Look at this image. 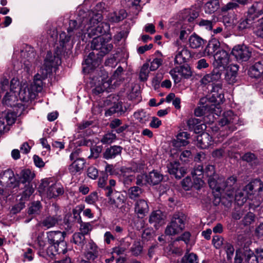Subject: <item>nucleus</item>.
<instances>
[{
    "label": "nucleus",
    "instance_id": "obj_1",
    "mask_svg": "<svg viewBox=\"0 0 263 263\" xmlns=\"http://www.w3.org/2000/svg\"><path fill=\"white\" fill-rule=\"evenodd\" d=\"M102 16L100 13L93 14L89 21L83 16L80 24L81 32H77L76 35L72 38V40L79 38L86 42L93 37L91 45L93 51L89 53L83 64V71L85 73H89L95 70L99 65L101 57L108 53L113 47L109 43L110 35H101L110 27L108 24L102 22Z\"/></svg>",
    "mask_w": 263,
    "mask_h": 263
},
{
    "label": "nucleus",
    "instance_id": "obj_2",
    "mask_svg": "<svg viewBox=\"0 0 263 263\" xmlns=\"http://www.w3.org/2000/svg\"><path fill=\"white\" fill-rule=\"evenodd\" d=\"M58 57L52 56L51 52H48L43 67L34 76L33 82L28 89L29 92L31 91L33 95V96L31 95L29 99H34L36 97V93L41 92L43 87V80L52 72V68L58 64Z\"/></svg>",
    "mask_w": 263,
    "mask_h": 263
},
{
    "label": "nucleus",
    "instance_id": "obj_3",
    "mask_svg": "<svg viewBox=\"0 0 263 263\" xmlns=\"http://www.w3.org/2000/svg\"><path fill=\"white\" fill-rule=\"evenodd\" d=\"M186 217L181 212L175 213L165 230L166 235L173 236L182 232L185 229Z\"/></svg>",
    "mask_w": 263,
    "mask_h": 263
},
{
    "label": "nucleus",
    "instance_id": "obj_4",
    "mask_svg": "<svg viewBox=\"0 0 263 263\" xmlns=\"http://www.w3.org/2000/svg\"><path fill=\"white\" fill-rule=\"evenodd\" d=\"M236 182V178L234 176L229 177L225 182L223 178H218V185L220 189L215 191L218 192L221 197L226 198L229 202H232L234 200Z\"/></svg>",
    "mask_w": 263,
    "mask_h": 263
},
{
    "label": "nucleus",
    "instance_id": "obj_5",
    "mask_svg": "<svg viewBox=\"0 0 263 263\" xmlns=\"http://www.w3.org/2000/svg\"><path fill=\"white\" fill-rule=\"evenodd\" d=\"M62 220V216L59 207L56 204H52L50 214L41 221V226L46 229H48L58 225L59 222Z\"/></svg>",
    "mask_w": 263,
    "mask_h": 263
},
{
    "label": "nucleus",
    "instance_id": "obj_6",
    "mask_svg": "<svg viewBox=\"0 0 263 263\" xmlns=\"http://www.w3.org/2000/svg\"><path fill=\"white\" fill-rule=\"evenodd\" d=\"M34 176V173L28 169L24 170L20 173L19 182L23 184H26L25 186V190L23 193V197L25 198H28L34 192V189L30 185V183Z\"/></svg>",
    "mask_w": 263,
    "mask_h": 263
},
{
    "label": "nucleus",
    "instance_id": "obj_7",
    "mask_svg": "<svg viewBox=\"0 0 263 263\" xmlns=\"http://www.w3.org/2000/svg\"><path fill=\"white\" fill-rule=\"evenodd\" d=\"M170 73L174 79V82L178 83L181 81V78L178 74L184 78L188 79L192 76V72L188 65H184L175 67L170 70Z\"/></svg>",
    "mask_w": 263,
    "mask_h": 263
},
{
    "label": "nucleus",
    "instance_id": "obj_8",
    "mask_svg": "<svg viewBox=\"0 0 263 263\" xmlns=\"http://www.w3.org/2000/svg\"><path fill=\"white\" fill-rule=\"evenodd\" d=\"M231 53L238 61L243 62L249 59L251 55V51L246 45H237L234 47Z\"/></svg>",
    "mask_w": 263,
    "mask_h": 263
},
{
    "label": "nucleus",
    "instance_id": "obj_9",
    "mask_svg": "<svg viewBox=\"0 0 263 263\" xmlns=\"http://www.w3.org/2000/svg\"><path fill=\"white\" fill-rule=\"evenodd\" d=\"M204 175L208 178V183L213 190H219L220 186L218 185L217 175L215 173V167L212 165H208L204 171Z\"/></svg>",
    "mask_w": 263,
    "mask_h": 263
},
{
    "label": "nucleus",
    "instance_id": "obj_10",
    "mask_svg": "<svg viewBox=\"0 0 263 263\" xmlns=\"http://www.w3.org/2000/svg\"><path fill=\"white\" fill-rule=\"evenodd\" d=\"M65 232L60 231H50L47 233V238L50 244L57 245L60 243L62 248L61 251H63L65 247H66V243L64 241Z\"/></svg>",
    "mask_w": 263,
    "mask_h": 263
},
{
    "label": "nucleus",
    "instance_id": "obj_11",
    "mask_svg": "<svg viewBox=\"0 0 263 263\" xmlns=\"http://www.w3.org/2000/svg\"><path fill=\"white\" fill-rule=\"evenodd\" d=\"M201 103L204 104V109L208 112L214 114L219 116L222 111L221 104L223 103L222 100H204Z\"/></svg>",
    "mask_w": 263,
    "mask_h": 263
},
{
    "label": "nucleus",
    "instance_id": "obj_12",
    "mask_svg": "<svg viewBox=\"0 0 263 263\" xmlns=\"http://www.w3.org/2000/svg\"><path fill=\"white\" fill-rule=\"evenodd\" d=\"M42 185L44 186V191L49 198L57 197L62 195L64 193L63 188L60 184L52 183L50 185L47 182H45L43 183Z\"/></svg>",
    "mask_w": 263,
    "mask_h": 263
},
{
    "label": "nucleus",
    "instance_id": "obj_13",
    "mask_svg": "<svg viewBox=\"0 0 263 263\" xmlns=\"http://www.w3.org/2000/svg\"><path fill=\"white\" fill-rule=\"evenodd\" d=\"M21 95L19 81L17 79L13 78L10 82L9 91L5 92L3 99H16L18 97H19L20 99H25L26 96Z\"/></svg>",
    "mask_w": 263,
    "mask_h": 263
},
{
    "label": "nucleus",
    "instance_id": "obj_14",
    "mask_svg": "<svg viewBox=\"0 0 263 263\" xmlns=\"http://www.w3.org/2000/svg\"><path fill=\"white\" fill-rule=\"evenodd\" d=\"M165 218L166 216L162 211L156 210L151 213L148 221L151 224L158 229L165 223Z\"/></svg>",
    "mask_w": 263,
    "mask_h": 263
},
{
    "label": "nucleus",
    "instance_id": "obj_15",
    "mask_svg": "<svg viewBox=\"0 0 263 263\" xmlns=\"http://www.w3.org/2000/svg\"><path fill=\"white\" fill-rule=\"evenodd\" d=\"M213 57L214 58L213 64L217 68L224 67L229 62V54L223 49L217 51Z\"/></svg>",
    "mask_w": 263,
    "mask_h": 263
},
{
    "label": "nucleus",
    "instance_id": "obj_16",
    "mask_svg": "<svg viewBox=\"0 0 263 263\" xmlns=\"http://www.w3.org/2000/svg\"><path fill=\"white\" fill-rule=\"evenodd\" d=\"M135 213L139 218H142L149 211V206L147 202L143 199L137 200L134 204Z\"/></svg>",
    "mask_w": 263,
    "mask_h": 263
},
{
    "label": "nucleus",
    "instance_id": "obj_17",
    "mask_svg": "<svg viewBox=\"0 0 263 263\" xmlns=\"http://www.w3.org/2000/svg\"><path fill=\"white\" fill-rule=\"evenodd\" d=\"M168 172L177 179H180L185 174V169L180 166V163L177 161L170 162L167 166Z\"/></svg>",
    "mask_w": 263,
    "mask_h": 263
},
{
    "label": "nucleus",
    "instance_id": "obj_18",
    "mask_svg": "<svg viewBox=\"0 0 263 263\" xmlns=\"http://www.w3.org/2000/svg\"><path fill=\"white\" fill-rule=\"evenodd\" d=\"M191 58V53L189 50L184 46H180L176 51L175 63L181 64L186 62Z\"/></svg>",
    "mask_w": 263,
    "mask_h": 263
},
{
    "label": "nucleus",
    "instance_id": "obj_19",
    "mask_svg": "<svg viewBox=\"0 0 263 263\" xmlns=\"http://www.w3.org/2000/svg\"><path fill=\"white\" fill-rule=\"evenodd\" d=\"M99 255V249L97 245L90 240L86 246L85 256L88 260H94Z\"/></svg>",
    "mask_w": 263,
    "mask_h": 263
},
{
    "label": "nucleus",
    "instance_id": "obj_20",
    "mask_svg": "<svg viewBox=\"0 0 263 263\" xmlns=\"http://www.w3.org/2000/svg\"><path fill=\"white\" fill-rule=\"evenodd\" d=\"M191 174L193 178L194 182L196 185V188L199 189L203 185V182L202 177L204 176L203 167L201 165L195 166L192 171Z\"/></svg>",
    "mask_w": 263,
    "mask_h": 263
},
{
    "label": "nucleus",
    "instance_id": "obj_21",
    "mask_svg": "<svg viewBox=\"0 0 263 263\" xmlns=\"http://www.w3.org/2000/svg\"><path fill=\"white\" fill-rule=\"evenodd\" d=\"M238 66L236 65L231 64L227 69L225 74V80L230 84H233L236 81V76Z\"/></svg>",
    "mask_w": 263,
    "mask_h": 263
},
{
    "label": "nucleus",
    "instance_id": "obj_22",
    "mask_svg": "<svg viewBox=\"0 0 263 263\" xmlns=\"http://www.w3.org/2000/svg\"><path fill=\"white\" fill-rule=\"evenodd\" d=\"M221 73L217 68L214 69L211 73L205 74L200 80L201 84L207 85L218 81L221 78Z\"/></svg>",
    "mask_w": 263,
    "mask_h": 263
},
{
    "label": "nucleus",
    "instance_id": "obj_23",
    "mask_svg": "<svg viewBox=\"0 0 263 263\" xmlns=\"http://www.w3.org/2000/svg\"><path fill=\"white\" fill-rule=\"evenodd\" d=\"M212 139L210 135L206 133L198 135L197 138V145L202 149L207 148L213 143Z\"/></svg>",
    "mask_w": 263,
    "mask_h": 263
},
{
    "label": "nucleus",
    "instance_id": "obj_24",
    "mask_svg": "<svg viewBox=\"0 0 263 263\" xmlns=\"http://www.w3.org/2000/svg\"><path fill=\"white\" fill-rule=\"evenodd\" d=\"M262 14H263V3H254L248 9V16L252 20L258 17Z\"/></svg>",
    "mask_w": 263,
    "mask_h": 263
},
{
    "label": "nucleus",
    "instance_id": "obj_25",
    "mask_svg": "<svg viewBox=\"0 0 263 263\" xmlns=\"http://www.w3.org/2000/svg\"><path fill=\"white\" fill-rule=\"evenodd\" d=\"M15 180L13 172L10 170H6L0 174V183L2 186L12 184Z\"/></svg>",
    "mask_w": 263,
    "mask_h": 263
},
{
    "label": "nucleus",
    "instance_id": "obj_26",
    "mask_svg": "<svg viewBox=\"0 0 263 263\" xmlns=\"http://www.w3.org/2000/svg\"><path fill=\"white\" fill-rule=\"evenodd\" d=\"M221 49L222 48L220 47L219 41L215 39H213L209 41L205 49V52L208 55L214 57L216 53Z\"/></svg>",
    "mask_w": 263,
    "mask_h": 263
},
{
    "label": "nucleus",
    "instance_id": "obj_27",
    "mask_svg": "<svg viewBox=\"0 0 263 263\" xmlns=\"http://www.w3.org/2000/svg\"><path fill=\"white\" fill-rule=\"evenodd\" d=\"M131 168H122L121 169L120 179L125 185H129L135 179V176L130 174Z\"/></svg>",
    "mask_w": 263,
    "mask_h": 263
},
{
    "label": "nucleus",
    "instance_id": "obj_28",
    "mask_svg": "<svg viewBox=\"0 0 263 263\" xmlns=\"http://www.w3.org/2000/svg\"><path fill=\"white\" fill-rule=\"evenodd\" d=\"M127 14L124 9L108 14L107 19L110 23H118L127 17Z\"/></svg>",
    "mask_w": 263,
    "mask_h": 263
},
{
    "label": "nucleus",
    "instance_id": "obj_29",
    "mask_svg": "<svg viewBox=\"0 0 263 263\" xmlns=\"http://www.w3.org/2000/svg\"><path fill=\"white\" fill-rule=\"evenodd\" d=\"M237 120V117L231 110H228L223 114L222 118L219 121V125L225 126L228 124H235Z\"/></svg>",
    "mask_w": 263,
    "mask_h": 263
},
{
    "label": "nucleus",
    "instance_id": "obj_30",
    "mask_svg": "<svg viewBox=\"0 0 263 263\" xmlns=\"http://www.w3.org/2000/svg\"><path fill=\"white\" fill-rule=\"evenodd\" d=\"M122 147L120 146L114 145L106 148L103 153V157L106 159L115 158L117 156L120 155Z\"/></svg>",
    "mask_w": 263,
    "mask_h": 263
},
{
    "label": "nucleus",
    "instance_id": "obj_31",
    "mask_svg": "<svg viewBox=\"0 0 263 263\" xmlns=\"http://www.w3.org/2000/svg\"><path fill=\"white\" fill-rule=\"evenodd\" d=\"M249 74L252 78L263 76V60L256 62L249 70Z\"/></svg>",
    "mask_w": 263,
    "mask_h": 263
},
{
    "label": "nucleus",
    "instance_id": "obj_32",
    "mask_svg": "<svg viewBox=\"0 0 263 263\" xmlns=\"http://www.w3.org/2000/svg\"><path fill=\"white\" fill-rule=\"evenodd\" d=\"M85 163L84 159H79L73 161L68 167L69 172L72 175H75L77 173H81L83 170Z\"/></svg>",
    "mask_w": 263,
    "mask_h": 263
},
{
    "label": "nucleus",
    "instance_id": "obj_33",
    "mask_svg": "<svg viewBox=\"0 0 263 263\" xmlns=\"http://www.w3.org/2000/svg\"><path fill=\"white\" fill-rule=\"evenodd\" d=\"M73 214L75 218L79 217L78 221L80 222V232L84 235H87L90 233L92 229V226L89 222H83L81 221L80 213L76 210H73Z\"/></svg>",
    "mask_w": 263,
    "mask_h": 263
},
{
    "label": "nucleus",
    "instance_id": "obj_34",
    "mask_svg": "<svg viewBox=\"0 0 263 263\" xmlns=\"http://www.w3.org/2000/svg\"><path fill=\"white\" fill-rule=\"evenodd\" d=\"M148 184L152 185H157L160 183L163 179V176L157 171L153 170L147 175Z\"/></svg>",
    "mask_w": 263,
    "mask_h": 263
},
{
    "label": "nucleus",
    "instance_id": "obj_35",
    "mask_svg": "<svg viewBox=\"0 0 263 263\" xmlns=\"http://www.w3.org/2000/svg\"><path fill=\"white\" fill-rule=\"evenodd\" d=\"M256 219L257 217L254 213L248 212L246 214L244 213L242 218L240 221V224L241 226L247 227L253 224L256 221Z\"/></svg>",
    "mask_w": 263,
    "mask_h": 263
},
{
    "label": "nucleus",
    "instance_id": "obj_36",
    "mask_svg": "<svg viewBox=\"0 0 263 263\" xmlns=\"http://www.w3.org/2000/svg\"><path fill=\"white\" fill-rule=\"evenodd\" d=\"M190 46L192 48L197 49L205 44V41L196 34L191 35L189 40Z\"/></svg>",
    "mask_w": 263,
    "mask_h": 263
},
{
    "label": "nucleus",
    "instance_id": "obj_37",
    "mask_svg": "<svg viewBox=\"0 0 263 263\" xmlns=\"http://www.w3.org/2000/svg\"><path fill=\"white\" fill-rule=\"evenodd\" d=\"M219 7L220 4L218 0H211L204 4L203 9L205 13L212 14L216 12Z\"/></svg>",
    "mask_w": 263,
    "mask_h": 263
},
{
    "label": "nucleus",
    "instance_id": "obj_38",
    "mask_svg": "<svg viewBox=\"0 0 263 263\" xmlns=\"http://www.w3.org/2000/svg\"><path fill=\"white\" fill-rule=\"evenodd\" d=\"M143 190L138 186H134L129 187L127 192V195L129 199L136 200L141 197Z\"/></svg>",
    "mask_w": 263,
    "mask_h": 263
},
{
    "label": "nucleus",
    "instance_id": "obj_39",
    "mask_svg": "<svg viewBox=\"0 0 263 263\" xmlns=\"http://www.w3.org/2000/svg\"><path fill=\"white\" fill-rule=\"evenodd\" d=\"M109 198V203L110 204H114L116 207H118L120 204L124 203V196L120 192L115 191L112 195L108 197Z\"/></svg>",
    "mask_w": 263,
    "mask_h": 263
},
{
    "label": "nucleus",
    "instance_id": "obj_40",
    "mask_svg": "<svg viewBox=\"0 0 263 263\" xmlns=\"http://www.w3.org/2000/svg\"><path fill=\"white\" fill-rule=\"evenodd\" d=\"M199 120L196 118L190 119L187 122V125L190 131H194L195 133H199L203 129V126L205 127L204 125H198Z\"/></svg>",
    "mask_w": 263,
    "mask_h": 263
},
{
    "label": "nucleus",
    "instance_id": "obj_41",
    "mask_svg": "<svg viewBox=\"0 0 263 263\" xmlns=\"http://www.w3.org/2000/svg\"><path fill=\"white\" fill-rule=\"evenodd\" d=\"M134 117L141 124H145L150 118L149 115L143 110H138L134 114Z\"/></svg>",
    "mask_w": 263,
    "mask_h": 263
},
{
    "label": "nucleus",
    "instance_id": "obj_42",
    "mask_svg": "<svg viewBox=\"0 0 263 263\" xmlns=\"http://www.w3.org/2000/svg\"><path fill=\"white\" fill-rule=\"evenodd\" d=\"M77 25V22L75 20H71L69 22V27L68 28L67 31L68 33V35L67 36L66 35L65 33H62L60 35V40L63 43H66L70 41L71 37V32H72L73 30L76 27Z\"/></svg>",
    "mask_w": 263,
    "mask_h": 263
},
{
    "label": "nucleus",
    "instance_id": "obj_43",
    "mask_svg": "<svg viewBox=\"0 0 263 263\" xmlns=\"http://www.w3.org/2000/svg\"><path fill=\"white\" fill-rule=\"evenodd\" d=\"M189 138V134L187 132H181L177 136L175 144L178 146H185L189 143L187 141Z\"/></svg>",
    "mask_w": 263,
    "mask_h": 263
},
{
    "label": "nucleus",
    "instance_id": "obj_44",
    "mask_svg": "<svg viewBox=\"0 0 263 263\" xmlns=\"http://www.w3.org/2000/svg\"><path fill=\"white\" fill-rule=\"evenodd\" d=\"M63 251L60 250L59 248H57V246L55 245L50 244L46 251V254L50 257V258H53L56 254H65L67 252L66 247H65V249H63Z\"/></svg>",
    "mask_w": 263,
    "mask_h": 263
},
{
    "label": "nucleus",
    "instance_id": "obj_45",
    "mask_svg": "<svg viewBox=\"0 0 263 263\" xmlns=\"http://www.w3.org/2000/svg\"><path fill=\"white\" fill-rule=\"evenodd\" d=\"M224 93L220 84L215 85L213 87L211 91V97L210 99H223Z\"/></svg>",
    "mask_w": 263,
    "mask_h": 263
},
{
    "label": "nucleus",
    "instance_id": "obj_46",
    "mask_svg": "<svg viewBox=\"0 0 263 263\" xmlns=\"http://www.w3.org/2000/svg\"><path fill=\"white\" fill-rule=\"evenodd\" d=\"M244 263H259L257 256L251 250L245 252Z\"/></svg>",
    "mask_w": 263,
    "mask_h": 263
},
{
    "label": "nucleus",
    "instance_id": "obj_47",
    "mask_svg": "<svg viewBox=\"0 0 263 263\" xmlns=\"http://www.w3.org/2000/svg\"><path fill=\"white\" fill-rule=\"evenodd\" d=\"M41 209L42 205L40 201H33L31 203V205L29 208L28 213L29 215L39 214Z\"/></svg>",
    "mask_w": 263,
    "mask_h": 263
},
{
    "label": "nucleus",
    "instance_id": "obj_48",
    "mask_svg": "<svg viewBox=\"0 0 263 263\" xmlns=\"http://www.w3.org/2000/svg\"><path fill=\"white\" fill-rule=\"evenodd\" d=\"M248 189H253L254 193L256 192H260L262 191L263 184L260 179H255L248 184Z\"/></svg>",
    "mask_w": 263,
    "mask_h": 263
},
{
    "label": "nucleus",
    "instance_id": "obj_49",
    "mask_svg": "<svg viewBox=\"0 0 263 263\" xmlns=\"http://www.w3.org/2000/svg\"><path fill=\"white\" fill-rule=\"evenodd\" d=\"M130 252L134 256H137L140 255L143 250V247L139 240H135L132 247L130 248Z\"/></svg>",
    "mask_w": 263,
    "mask_h": 263
},
{
    "label": "nucleus",
    "instance_id": "obj_50",
    "mask_svg": "<svg viewBox=\"0 0 263 263\" xmlns=\"http://www.w3.org/2000/svg\"><path fill=\"white\" fill-rule=\"evenodd\" d=\"M128 106L123 105L121 102H117L115 103L113 107L110 109L112 112H119L121 114L125 112Z\"/></svg>",
    "mask_w": 263,
    "mask_h": 263
},
{
    "label": "nucleus",
    "instance_id": "obj_51",
    "mask_svg": "<svg viewBox=\"0 0 263 263\" xmlns=\"http://www.w3.org/2000/svg\"><path fill=\"white\" fill-rule=\"evenodd\" d=\"M98 82V84H95L96 86L92 90L94 97L103 92L106 87V86H105V83H103V79L101 77L99 78Z\"/></svg>",
    "mask_w": 263,
    "mask_h": 263
},
{
    "label": "nucleus",
    "instance_id": "obj_52",
    "mask_svg": "<svg viewBox=\"0 0 263 263\" xmlns=\"http://www.w3.org/2000/svg\"><path fill=\"white\" fill-rule=\"evenodd\" d=\"M117 139V136L115 134L112 133H107L105 134L102 139L101 142L103 144H110Z\"/></svg>",
    "mask_w": 263,
    "mask_h": 263
},
{
    "label": "nucleus",
    "instance_id": "obj_53",
    "mask_svg": "<svg viewBox=\"0 0 263 263\" xmlns=\"http://www.w3.org/2000/svg\"><path fill=\"white\" fill-rule=\"evenodd\" d=\"M234 199L237 202H240L238 204H242L248 199V196L243 190L238 191L235 194L234 193Z\"/></svg>",
    "mask_w": 263,
    "mask_h": 263
},
{
    "label": "nucleus",
    "instance_id": "obj_54",
    "mask_svg": "<svg viewBox=\"0 0 263 263\" xmlns=\"http://www.w3.org/2000/svg\"><path fill=\"white\" fill-rule=\"evenodd\" d=\"M212 242L216 249H220L221 247L224 248V243L227 242V241H225L222 237L216 235L213 237Z\"/></svg>",
    "mask_w": 263,
    "mask_h": 263
},
{
    "label": "nucleus",
    "instance_id": "obj_55",
    "mask_svg": "<svg viewBox=\"0 0 263 263\" xmlns=\"http://www.w3.org/2000/svg\"><path fill=\"white\" fill-rule=\"evenodd\" d=\"M182 261L183 263H198V256L193 253L185 254Z\"/></svg>",
    "mask_w": 263,
    "mask_h": 263
},
{
    "label": "nucleus",
    "instance_id": "obj_56",
    "mask_svg": "<svg viewBox=\"0 0 263 263\" xmlns=\"http://www.w3.org/2000/svg\"><path fill=\"white\" fill-rule=\"evenodd\" d=\"M251 20L249 16L247 18L240 19L238 22V28L242 30L250 27L252 24Z\"/></svg>",
    "mask_w": 263,
    "mask_h": 263
},
{
    "label": "nucleus",
    "instance_id": "obj_57",
    "mask_svg": "<svg viewBox=\"0 0 263 263\" xmlns=\"http://www.w3.org/2000/svg\"><path fill=\"white\" fill-rule=\"evenodd\" d=\"M73 242L78 245L83 246L85 243V235L82 233H76L73 235Z\"/></svg>",
    "mask_w": 263,
    "mask_h": 263
},
{
    "label": "nucleus",
    "instance_id": "obj_58",
    "mask_svg": "<svg viewBox=\"0 0 263 263\" xmlns=\"http://www.w3.org/2000/svg\"><path fill=\"white\" fill-rule=\"evenodd\" d=\"M223 249L227 253V259L228 260H231L234 252V248L233 246L228 242H225Z\"/></svg>",
    "mask_w": 263,
    "mask_h": 263
},
{
    "label": "nucleus",
    "instance_id": "obj_59",
    "mask_svg": "<svg viewBox=\"0 0 263 263\" xmlns=\"http://www.w3.org/2000/svg\"><path fill=\"white\" fill-rule=\"evenodd\" d=\"M147 176L145 174H139L136 177V184L140 186L146 185L148 184Z\"/></svg>",
    "mask_w": 263,
    "mask_h": 263
},
{
    "label": "nucleus",
    "instance_id": "obj_60",
    "mask_svg": "<svg viewBox=\"0 0 263 263\" xmlns=\"http://www.w3.org/2000/svg\"><path fill=\"white\" fill-rule=\"evenodd\" d=\"M148 67L149 65L148 64H144L141 67L139 77L140 80L142 81H145L148 77L149 73Z\"/></svg>",
    "mask_w": 263,
    "mask_h": 263
},
{
    "label": "nucleus",
    "instance_id": "obj_61",
    "mask_svg": "<svg viewBox=\"0 0 263 263\" xmlns=\"http://www.w3.org/2000/svg\"><path fill=\"white\" fill-rule=\"evenodd\" d=\"M28 198H25L22 196L20 199L21 201L12 207L11 209V212L14 214L20 212L25 207V202L23 201V200H26Z\"/></svg>",
    "mask_w": 263,
    "mask_h": 263
},
{
    "label": "nucleus",
    "instance_id": "obj_62",
    "mask_svg": "<svg viewBox=\"0 0 263 263\" xmlns=\"http://www.w3.org/2000/svg\"><path fill=\"white\" fill-rule=\"evenodd\" d=\"M116 182L114 179H110L109 181V185L105 188V195L107 197L110 196L112 194L115 192L114 187L115 186Z\"/></svg>",
    "mask_w": 263,
    "mask_h": 263
},
{
    "label": "nucleus",
    "instance_id": "obj_63",
    "mask_svg": "<svg viewBox=\"0 0 263 263\" xmlns=\"http://www.w3.org/2000/svg\"><path fill=\"white\" fill-rule=\"evenodd\" d=\"M98 200V194L96 192H94L90 193L89 195L85 198V201L89 204H94Z\"/></svg>",
    "mask_w": 263,
    "mask_h": 263
},
{
    "label": "nucleus",
    "instance_id": "obj_64",
    "mask_svg": "<svg viewBox=\"0 0 263 263\" xmlns=\"http://www.w3.org/2000/svg\"><path fill=\"white\" fill-rule=\"evenodd\" d=\"M123 69L121 66H119L113 73L111 79L116 80L117 82L122 81V74H123Z\"/></svg>",
    "mask_w": 263,
    "mask_h": 263
}]
</instances>
